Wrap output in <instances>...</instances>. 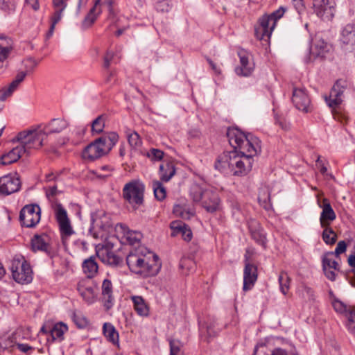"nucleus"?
<instances>
[{
    "label": "nucleus",
    "mask_w": 355,
    "mask_h": 355,
    "mask_svg": "<svg viewBox=\"0 0 355 355\" xmlns=\"http://www.w3.org/2000/svg\"><path fill=\"white\" fill-rule=\"evenodd\" d=\"M257 155L237 150L225 152L217 157L214 168L222 173H230L234 176H243L251 171L254 157Z\"/></svg>",
    "instance_id": "f257e3e1"
},
{
    "label": "nucleus",
    "mask_w": 355,
    "mask_h": 355,
    "mask_svg": "<svg viewBox=\"0 0 355 355\" xmlns=\"http://www.w3.org/2000/svg\"><path fill=\"white\" fill-rule=\"evenodd\" d=\"M143 248L130 252L126 257L130 270L144 277L156 275L160 270L161 263L157 254L148 252L144 253Z\"/></svg>",
    "instance_id": "f03ea898"
},
{
    "label": "nucleus",
    "mask_w": 355,
    "mask_h": 355,
    "mask_svg": "<svg viewBox=\"0 0 355 355\" xmlns=\"http://www.w3.org/2000/svg\"><path fill=\"white\" fill-rule=\"evenodd\" d=\"M227 137L234 150L258 155L261 152V141L252 134L242 132L237 128H229Z\"/></svg>",
    "instance_id": "7ed1b4c3"
},
{
    "label": "nucleus",
    "mask_w": 355,
    "mask_h": 355,
    "mask_svg": "<svg viewBox=\"0 0 355 355\" xmlns=\"http://www.w3.org/2000/svg\"><path fill=\"white\" fill-rule=\"evenodd\" d=\"M119 140V135L114 132L103 135L87 145L82 153L84 159L94 161L106 154L115 146Z\"/></svg>",
    "instance_id": "20e7f679"
},
{
    "label": "nucleus",
    "mask_w": 355,
    "mask_h": 355,
    "mask_svg": "<svg viewBox=\"0 0 355 355\" xmlns=\"http://www.w3.org/2000/svg\"><path fill=\"white\" fill-rule=\"evenodd\" d=\"M45 132L40 126L19 132L12 142L17 141L21 148L26 150V154L30 155L31 150L39 149L46 139Z\"/></svg>",
    "instance_id": "39448f33"
},
{
    "label": "nucleus",
    "mask_w": 355,
    "mask_h": 355,
    "mask_svg": "<svg viewBox=\"0 0 355 355\" xmlns=\"http://www.w3.org/2000/svg\"><path fill=\"white\" fill-rule=\"evenodd\" d=\"M285 11L286 8L282 6L270 15L260 18L259 24L254 28L255 37L259 40H269L277 21L284 15Z\"/></svg>",
    "instance_id": "423d86ee"
},
{
    "label": "nucleus",
    "mask_w": 355,
    "mask_h": 355,
    "mask_svg": "<svg viewBox=\"0 0 355 355\" xmlns=\"http://www.w3.org/2000/svg\"><path fill=\"white\" fill-rule=\"evenodd\" d=\"M144 183L139 180H133L124 185L123 197L134 208H137L144 202Z\"/></svg>",
    "instance_id": "0eeeda50"
},
{
    "label": "nucleus",
    "mask_w": 355,
    "mask_h": 355,
    "mask_svg": "<svg viewBox=\"0 0 355 355\" xmlns=\"http://www.w3.org/2000/svg\"><path fill=\"white\" fill-rule=\"evenodd\" d=\"M55 218L58 223L62 243L64 245L67 243V240L70 236L75 232L71 225L70 220L68 217L67 210L61 203H55L53 206Z\"/></svg>",
    "instance_id": "6e6552de"
},
{
    "label": "nucleus",
    "mask_w": 355,
    "mask_h": 355,
    "mask_svg": "<svg viewBox=\"0 0 355 355\" xmlns=\"http://www.w3.org/2000/svg\"><path fill=\"white\" fill-rule=\"evenodd\" d=\"M10 270L13 279L18 283H29L32 280V270L23 257H15Z\"/></svg>",
    "instance_id": "1a4fd4ad"
},
{
    "label": "nucleus",
    "mask_w": 355,
    "mask_h": 355,
    "mask_svg": "<svg viewBox=\"0 0 355 355\" xmlns=\"http://www.w3.org/2000/svg\"><path fill=\"white\" fill-rule=\"evenodd\" d=\"M112 228L110 216L107 214H95L92 216L89 232L95 239H103Z\"/></svg>",
    "instance_id": "9d476101"
},
{
    "label": "nucleus",
    "mask_w": 355,
    "mask_h": 355,
    "mask_svg": "<svg viewBox=\"0 0 355 355\" xmlns=\"http://www.w3.org/2000/svg\"><path fill=\"white\" fill-rule=\"evenodd\" d=\"M41 209L37 205H27L20 211L19 220L26 227H35L40 220Z\"/></svg>",
    "instance_id": "9b49d317"
},
{
    "label": "nucleus",
    "mask_w": 355,
    "mask_h": 355,
    "mask_svg": "<svg viewBox=\"0 0 355 355\" xmlns=\"http://www.w3.org/2000/svg\"><path fill=\"white\" fill-rule=\"evenodd\" d=\"M331 49V44L325 42L321 37L315 35L312 40L309 55L306 58L305 62L309 63L318 58L323 59Z\"/></svg>",
    "instance_id": "f8f14e48"
},
{
    "label": "nucleus",
    "mask_w": 355,
    "mask_h": 355,
    "mask_svg": "<svg viewBox=\"0 0 355 355\" xmlns=\"http://www.w3.org/2000/svg\"><path fill=\"white\" fill-rule=\"evenodd\" d=\"M313 9L314 13L322 20H331L336 13V2L334 0H313Z\"/></svg>",
    "instance_id": "ddd939ff"
},
{
    "label": "nucleus",
    "mask_w": 355,
    "mask_h": 355,
    "mask_svg": "<svg viewBox=\"0 0 355 355\" xmlns=\"http://www.w3.org/2000/svg\"><path fill=\"white\" fill-rule=\"evenodd\" d=\"M347 87V83L345 80H338L332 87L329 95L324 96V100L328 106L335 110L343 102V95Z\"/></svg>",
    "instance_id": "4468645a"
},
{
    "label": "nucleus",
    "mask_w": 355,
    "mask_h": 355,
    "mask_svg": "<svg viewBox=\"0 0 355 355\" xmlns=\"http://www.w3.org/2000/svg\"><path fill=\"white\" fill-rule=\"evenodd\" d=\"M113 4V0H95L94 5L89 10V12L82 22L83 27L84 28H87L94 23L97 16L102 10V6L106 8L110 12H112V11L114 10Z\"/></svg>",
    "instance_id": "2eb2a0df"
},
{
    "label": "nucleus",
    "mask_w": 355,
    "mask_h": 355,
    "mask_svg": "<svg viewBox=\"0 0 355 355\" xmlns=\"http://www.w3.org/2000/svg\"><path fill=\"white\" fill-rule=\"evenodd\" d=\"M21 181L17 173L5 175L0 178V195L8 196L17 192L21 187Z\"/></svg>",
    "instance_id": "dca6fc26"
},
{
    "label": "nucleus",
    "mask_w": 355,
    "mask_h": 355,
    "mask_svg": "<svg viewBox=\"0 0 355 355\" xmlns=\"http://www.w3.org/2000/svg\"><path fill=\"white\" fill-rule=\"evenodd\" d=\"M341 48L343 51L352 52L355 50V25L348 24L343 27L340 34Z\"/></svg>",
    "instance_id": "f3484780"
},
{
    "label": "nucleus",
    "mask_w": 355,
    "mask_h": 355,
    "mask_svg": "<svg viewBox=\"0 0 355 355\" xmlns=\"http://www.w3.org/2000/svg\"><path fill=\"white\" fill-rule=\"evenodd\" d=\"M258 277L257 267L250 263L247 254L245 255V267L243 270L244 291L251 290L256 283Z\"/></svg>",
    "instance_id": "a211bd4d"
},
{
    "label": "nucleus",
    "mask_w": 355,
    "mask_h": 355,
    "mask_svg": "<svg viewBox=\"0 0 355 355\" xmlns=\"http://www.w3.org/2000/svg\"><path fill=\"white\" fill-rule=\"evenodd\" d=\"M292 101L297 110L306 113L311 112V100L304 88L293 89Z\"/></svg>",
    "instance_id": "6ab92c4d"
},
{
    "label": "nucleus",
    "mask_w": 355,
    "mask_h": 355,
    "mask_svg": "<svg viewBox=\"0 0 355 355\" xmlns=\"http://www.w3.org/2000/svg\"><path fill=\"white\" fill-rule=\"evenodd\" d=\"M240 59V66L236 67L235 72L239 76H248L254 70V63L250 60V54L241 49L238 51Z\"/></svg>",
    "instance_id": "aec40b11"
},
{
    "label": "nucleus",
    "mask_w": 355,
    "mask_h": 355,
    "mask_svg": "<svg viewBox=\"0 0 355 355\" xmlns=\"http://www.w3.org/2000/svg\"><path fill=\"white\" fill-rule=\"evenodd\" d=\"M68 0H53V6L55 11L51 17V26L46 34L49 38L53 34L55 25L60 21L63 10L67 7Z\"/></svg>",
    "instance_id": "412c9836"
},
{
    "label": "nucleus",
    "mask_w": 355,
    "mask_h": 355,
    "mask_svg": "<svg viewBox=\"0 0 355 355\" xmlns=\"http://www.w3.org/2000/svg\"><path fill=\"white\" fill-rule=\"evenodd\" d=\"M202 207L208 212H215L220 209V199L217 192L207 189L204 194Z\"/></svg>",
    "instance_id": "4be33fe9"
},
{
    "label": "nucleus",
    "mask_w": 355,
    "mask_h": 355,
    "mask_svg": "<svg viewBox=\"0 0 355 355\" xmlns=\"http://www.w3.org/2000/svg\"><path fill=\"white\" fill-rule=\"evenodd\" d=\"M49 237L43 234L41 235H35L31 240V245L33 251H43L50 257H53L54 252L49 244Z\"/></svg>",
    "instance_id": "5701e85b"
},
{
    "label": "nucleus",
    "mask_w": 355,
    "mask_h": 355,
    "mask_svg": "<svg viewBox=\"0 0 355 355\" xmlns=\"http://www.w3.org/2000/svg\"><path fill=\"white\" fill-rule=\"evenodd\" d=\"M320 207L322 209L320 217L321 227L330 226L331 222L336 219V215L332 209L329 200L324 198L322 204L320 205Z\"/></svg>",
    "instance_id": "b1692460"
},
{
    "label": "nucleus",
    "mask_w": 355,
    "mask_h": 355,
    "mask_svg": "<svg viewBox=\"0 0 355 355\" xmlns=\"http://www.w3.org/2000/svg\"><path fill=\"white\" fill-rule=\"evenodd\" d=\"M24 154H26V150L17 145L0 157V164L6 166L13 164L17 162Z\"/></svg>",
    "instance_id": "393cba45"
},
{
    "label": "nucleus",
    "mask_w": 355,
    "mask_h": 355,
    "mask_svg": "<svg viewBox=\"0 0 355 355\" xmlns=\"http://www.w3.org/2000/svg\"><path fill=\"white\" fill-rule=\"evenodd\" d=\"M101 296L106 309H110L113 305L114 297L112 283L108 279H105L102 283Z\"/></svg>",
    "instance_id": "a878e982"
},
{
    "label": "nucleus",
    "mask_w": 355,
    "mask_h": 355,
    "mask_svg": "<svg viewBox=\"0 0 355 355\" xmlns=\"http://www.w3.org/2000/svg\"><path fill=\"white\" fill-rule=\"evenodd\" d=\"M68 123L63 119H53L42 129L46 137L49 134L59 133L67 128Z\"/></svg>",
    "instance_id": "bb28decb"
},
{
    "label": "nucleus",
    "mask_w": 355,
    "mask_h": 355,
    "mask_svg": "<svg viewBox=\"0 0 355 355\" xmlns=\"http://www.w3.org/2000/svg\"><path fill=\"white\" fill-rule=\"evenodd\" d=\"M12 48L13 42L10 37L0 36V68L3 67Z\"/></svg>",
    "instance_id": "cd10ccee"
},
{
    "label": "nucleus",
    "mask_w": 355,
    "mask_h": 355,
    "mask_svg": "<svg viewBox=\"0 0 355 355\" xmlns=\"http://www.w3.org/2000/svg\"><path fill=\"white\" fill-rule=\"evenodd\" d=\"M134 309L136 313L142 317H147L149 315V306L141 296L135 295L131 297Z\"/></svg>",
    "instance_id": "c85d7f7f"
},
{
    "label": "nucleus",
    "mask_w": 355,
    "mask_h": 355,
    "mask_svg": "<svg viewBox=\"0 0 355 355\" xmlns=\"http://www.w3.org/2000/svg\"><path fill=\"white\" fill-rule=\"evenodd\" d=\"M250 230L251 232L252 238L259 245L264 248L266 247V237L263 230L259 227V223L253 221L252 224L250 225Z\"/></svg>",
    "instance_id": "c756f323"
},
{
    "label": "nucleus",
    "mask_w": 355,
    "mask_h": 355,
    "mask_svg": "<svg viewBox=\"0 0 355 355\" xmlns=\"http://www.w3.org/2000/svg\"><path fill=\"white\" fill-rule=\"evenodd\" d=\"M117 227L121 230L124 237L130 245H133L139 243L142 238L141 232L130 230L129 228L123 224H119Z\"/></svg>",
    "instance_id": "7c9ffc66"
},
{
    "label": "nucleus",
    "mask_w": 355,
    "mask_h": 355,
    "mask_svg": "<svg viewBox=\"0 0 355 355\" xmlns=\"http://www.w3.org/2000/svg\"><path fill=\"white\" fill-rule=\"evenodd\" d=\"M27 73L24 71H19L15 76V78L10 83L8 87H3V96L2 98H7L12 95L13 92L17 89L19 84L24 80Z\"/></svg>",
    "instance_id": "2f4dec72"
},
{
    "label": "nucleus",
    "mask_w": 355,
    "mask_h": 355,
    "mask_svg": "<svg viewBox=\"0 0 355 355\" xmlns=\"http://www.w3.org/2000/svg\"><path fill=\"white\" fill-rule=\"evenodd\" d=\"M83 270L88 278L94 277L98 272V266L93 256L85 259L82 265Z\"/></svg>",
    "instance_id": "473e14b6"
},
{
    "label": "nucleus",
    "mask_w": 355,
    "mask_h": 355,
    "mask_svg": "<svg viewBox=\"0 0 355 355\" xmlns=\"http://www.w3.org/2000/svg\"><path fill=\"white\" fill-rule=\"evenodd\" d=\"M175 169L173 163L164 162L159 166L160 179L164 182H168L175 175Z\"/></svg>",
    "instance_id": "72a5a7b5"
},
{
    "label": "nucleus",
    "mask_w": 355,
    "mask_h": 355,
    "mask_svg": "<svg viewBox=\"0 0 355 355\" xmlns=\"http://www.w3.org/2000/svg\"><path fill=\"white\" fill-rule=\"evenodd\" d=\"M97 256L101 259L103 262L107 263L109 265L117 266L121 261L119 257L107 249L102 250L100 252H98Z\"/></svg>",
    "instance_id": "f704fd0d"
},
{
    "label": "nucleus",
    "mask_w": 355,
    "mask_h": 355,
    "mask_svg": "<svg viewBox=\"0 0 355 355\" xmlns=\"http://www.w3.org/2000/svg\"><path fill=\"white\" fill-rule=\"evenodd\" d=\"M103 333L109 342L114 345L119 343V334L111 323L105 322L103 324Z\"/></svg>",
    "instance_id": "c9c22d12"
},
{
    "label": "nucleus",
    "mask_w": 355,
    "mask_h": 355,
    "mask_svg": "<svg viewBox=\"0 0 355 355\" xmlns=\"http://www.w3.org/2000/svg\"><path fill=\"white\" fill-rule=\"evenodd\" d=\"M68 330L67 326L62 322L55 324L51 329H49V332L52 338V340H62L64 338V334Z\"/></svg>",
    "instance_id": "e433bc0d"
},
{
    "label": "nucleus",
    "mask_w": 355,
    "mask_h": 355,
    "mask_svg": "<svg viewBox=\"0 0 355 355\" xmlns=\"http://www.w3.org/2000/svg\"><path fill=\"white\" fill-rule=\"evenodd\" d=\"M171 228L174 230L176 233H180L184 239L187 241H191L192 238L191 230L184 225H180L177 222H173L171 224Z\"/></svg>",
    "instance_id": "4c0bfd02"
},
{
    "label": "nucleus",
    "mask_w": 355,
    "mask_h": 355,
    "mask_svg": "<svg viewBox=\"0 0 355 355\" xmlns=\"http://www.w3.org/2000/svg\"><path fill=\"white\" fill-rule=\"evenodd\" d=\"M207 190L197 184H193L190 189V196L193 202L202 203L204 199V194Z\"/></svg>",
    "instance_id": "58836bf2"
},
{
    "label": "nucleus",
    "mask_w": 355,
    "mask_h": 355,
    "mask_svg": "<svg viewBox=\"0 0 355 355\" xmlns=\"http://www.w3.org/2000/svg\"><path fill=\"white\" fill-rule=\"evenodd\" d=\"M78 291L86 302L92 304L94 302L96 293L93 288L78 286Z\"/></svg>",
    "instance_id": "ea45409f"
},
{
    "label": "nucleus",
    "mask_w": 355,
    "mask_h": 355,
    "mask_svg": "<svg viewBox=\"0 0 355 355\" xmlns=\"http://www.w3.org/2000/svg\"><path fill=\"white\" fill-rule=\"evenodd\" d=\"M333 252H329L326 253L322 258V269L328 268L329 269H334L335 270H339L338 263L333 259Z\"/></svg>",
    "instance_id": "a19ab883"
},
{
    "label": "nucleus",
    "mask_w": 355,
    "mask_h": 355,
    "mask_svg": "<svg viewBox=\"0 0 355 355\" xmlns=\"http://www.w3.org/2000/svg\"><path fill=\"white\" fill-rule=\"evenodd\" d=\"M324 228L322 237L324 242L328 245H333L336 243L337 235L330 226L322 227Z\"/></svg>",
    "instance_id": "79ce46f5"
},
{
    "label": "nucleus",
    "mask_w": 355,
    "mask_h": 355,
    "mask_svg": "<svg viewBox=\"0 0 355 355\" xmlns=\"http://www.w3.org/2000/svg\"><path fill=\"white\" fill-rule=\"evenodd\" d=\"M153 189L154 191L155 197L159 201L165 199L166 196V189L162 184V183L159 181H153Z\"/></svg>",
    "instance_id": "37998d69"
},
{
    "label": "nucleus",
    "mask_w": 355,
    "mask_h": 355,
    "mask_svg": "<svg viewBox=\"0 0 355 355\" xmlns=\"http://www.w3.org/2000/svg\"><path fill=\"white\" fill-rule=\"evenodd\" d=\"M279 282L281 292L286 295L290 287V278L285 272H282L279 276Z\"/></svg>",
    "instance_id": "c03bdc74"
},
{
    "label": "nucleus",
    "mask_w": 355,
    "mask_h": 355,
    "mask_svg": "<svg viewBox=\"0 0 355 355\" xmlns=\"http://www.w3.org/2000/svg\"><path fill=\"white\" fill-rule=\"evenodd\" d=\"M173 214L180 216L184 219H189L191 216L193 215V211L187 210L186 208L180 205H176L173 207Z\"/></svg>",
    "instance_id": "a18cd8bd"
},
{
    "label": "nucleus",
    "mask_w": 355,
    "mask_h": 355,
    "mask_svg": "<svg viewBox=\"0 0 355 355\" xmlns=\"http://www.w3.org/2000/svg\"><path fill=\"white\" fill-rule=\"evenodd\" d=\"M105 127V119L103 115L98 116L92 123V131L100 134L103 131Z\"/></svg>",
    "instance_id": "49530a36"
},
{
    "label": "nucleus",
    "mask_w": 355,
    "mask_h": 355,
    "mask_svg": "<svg viewBox=\"0 0 355 355\" xmlns=\"http://www.w3.org/2000/svg\"><path fill=\"white\" fill-rule=\"evenodd\" d=\"M170 355H183L182 343L178 340H170Z\"/></svg>",
    "instance_id": "de8ad7c7"
},
{
    "label": "nucleus",
    "mask_w": 355,
    "mask_h": 355,
    "mask_svg": "<svg viewBox=\"0 0 355 355\" xmlns=\"http://www.w3.org/2000/svg\"><path fill=\"white\" fill-rule=\"evenodd\" d=\"M22 63L24 68V71L26 72L27 74L33 72L38 64V62L34 58L31 57L25 59Z\"/></svg>",
    "instance_id": "09e8293b"
},
{
    "label": "nucleus",
    "mask_w": 355,
    "mask_h": 355,
    "mask_svg": "<svg viewBox=\"0 0 355 355\" xmlns=\"http://www.w3.org/2000/svg\"><path fill=\"white\" fill-rule=\"evenodd\" d=\"M15 342L11 336L0 337V352L14 346Z\"/></svg>",
    "instance_id": "8fccbe9b"
},
{
    "label": "nucleus",
    "mask_w": 355,
    "mask_h": 355,
    "mask_svg": "<svg viewBox=\"0 0 355 355\" xmlns=\"http://www.w3.org/2000/svg\"><path fill=\"white\" fill-rule=\"evenodd\" d=\"M128 141L130 146L134 148H137L141 144L140 137L136 132L128 134Z\"/></svg>",
    "instance_id": "3c124183"
},
{
    "label": "nucleus",
    "mask_w": 355,
    "mask_h": 355,
    "mask_svg": "<svg viewBox=\"0 0 355 355\" xmlns=\"http://www.w3.org/2000/svg\"><path fill=\"white\" fill-rule=\"evenodd\" d=\"M147 157L152 161H159L164 157V152L159 149L151 148L147 153Z\"/></svg>",
    "instance_id": "603ef678"
},
{
    "label": "nucleus",
    "mask_w": 355,
    "mask_h": 355,
    "mask_svg": "<svg viewBox=\"0 0 355 355\" xmlns=\"http://www.w3.org/2000/svg\"><path fill=\"white\" fill-rule=\"evenodd\" d=\"M347 326L348 329L355 334V311L351 310L347 314Z\"/></svg>",
    "instance_id": "864d4df0"
},
{
    "label": "nucleus",
    "mask_w": 355,
    "mask_h": 355,
    "mask_svg": "<svg viewBox=\"0 0 355 355\" xmlns=\"http://www.w3.org/2000/svg\"><path fill=\"white\" fill-rule=\"evenodd\" d=\"M334 309L336 312H339L340 313H345L347 314L349 310H348V308L346 304H345L343 302L338 300H334L333 303Z\"/></svg>",
    "instance_id": "5fc2aeb1"
},
{
    "label": "nucleus",
    "mask_w": 355,
    "mask_h": 355,
    "mask_svg": "<svg viewBox=\"0 0 355 355\" xmlns=\"http://www.w3.org/2000/svg\"><path fill=\"white\" fill-rule=\"evenodd\" d=\"M15 6V2L10 0H0V9L3 10H14Z\"/></svg>",
    "instance_id": "6e6d98bb"
},
{
    "label": "nucleus",
    "mask_w": 355,
    "mask_h": 355,
    "mask_svg": "<svg viewBox=\"0 0 355 355\" xmlns=\"http://www.w3.org/2000/svg\"><path fill=\"white\" fill-rule=\"evenodd\" d=\"M156 9L161 12H167L169 10V3L167 0L155 2Z\"/></svg>",
    "instance_id": "4d7b16f0"
},
{
    "label": "nucleus",
    "mask_w": 355,
    "mask_h": 355,
    "mask_svg": "<svg viewBox=\"0 0 355 355\" xmlns=\"http://www.w3.org/2000/svg\"><path fill=\"white\" fill-rule=\"evenodd\" d=\"M346 249H347V244H346L345 241H340L337 244V246L336 248L335 252H334V254H335L337 256H338L339 254L345 252L346 251Z\"/></svg>",
    "instance_id": "13d9d810"
},
{
    "label": "nucleus",
    "mask_w": 355,
    "mask_h": 355,
    "mask_svg": "<svg viewBox=\"0 0 355 355\" xmlns=\"http://www.w3.org/2000/svg\"><path fill=\"white\" fill-rule=\"evenodd\" d=\"M293 4L299 15H300L305 8L303 0H293Z\"/></svg>",
    "instance_id": "bf43d9fd"
},
{
    "label": "nucleus",
    "mask_w": 355,
    "mask_h": 355,
    "mask_svg": "<svg viewBox=\"0 0 355 355\" xmlns=\"http://www.w3.org/2000/svg\"><path fill=\"white\" fill-rule=\"evenodd\" d=\"M114 58V53L110 51H107L106 54L104 56V62H103V67L106 69H108L110 66V63L112 60Z\"/></svg>",
    "instance_id": "052dcab7"
},
{
    "label": "nucleus",
    "mask_w": 355,
    "mask_h": 355,
    "mask_svg": "<svg viewBox=\"0 0 355 355\" xmlns=\"http://www.w3.org/2000/svg\"><path fill=\"white\" fill-rule=\"evenodd\" d=\"M277 123L284 130L290 129V123H288L284 119H277Z\"/></svg>",
    "instance_id": "680f3d73"
},
{
    "label": "nucleus",
    "mask_w": 355,
    "mask_h": 355,
    "mask_svg": "<svg viewBox=\"0 0 355 355\" xmlns=\"http://www.w3.org/2000/svg\"><path fill=\"white\" fill-rule=\"evenodd\" d=\"M323 271L324 272L326 277L328 279L331 281H334L336 279V273L333 270H331V269L325 268V269H323Z\"/></svg>",
    "instance_id": "e2e57ef3"
},
{
    "label": "nucleus",
    "mask_w": 355,
    "mask_h": 355,
    "mask_svg": "<svg viewBox=\"0 0 355 355\" xmlns=\"http://www.w3.org/2000/svg\"><path fill=\"white\" fill-rule=\"evenodd\" d=\"M17 348L22 352L26 353L33 348L28 344L17 343Z\"/></svg>",
    "instance_id": "0e129e2a"
},
{
    "label": "nucleus",
    "mask_w": 355,
    "mask_h": 355,
    "mask_svg": "<svg viewBox=\"0 0 355 355\" xmlns=\"http://www.w3.org/2000/svg\"><path fill=\"white\" fill-rule=\"evenodd\" d=\"M26 4L30 6L34 10H37L40 8L38 0H26Z\"/></svg>",
    "instance_id": "69168bd1"
},
{
    "label": "nucleus",
    "mask_w": 355,
    "mask_h": 355,
    "mask_svg": "<svg viewBox=\"0 0 355 355\" xmlns=\"http://www.w3.org/2000/svg\"><path fill=\"white\" fill-rule=\"evenodd\" d=\"M348 263L352 268H355V245L353 248V254L348 257Z\"/></svg>",
    "instance_id": "338daca9"
},
{
    "label": "nucleus",
    "mask_w": 355,
    "mask_h": 355,
    "mask_svg": "<svg viewBox=\"0 0 355 355\" xmlns=\"http://www.w3.org/2000/svg\"><path fill=\"white\" fill-rule=\"evenodd\" d=\"M271 355H287V353L282 349L277 348L272 351Z\"/></svg>",
    "instance_id": "774afa93"
}]
</instances>
